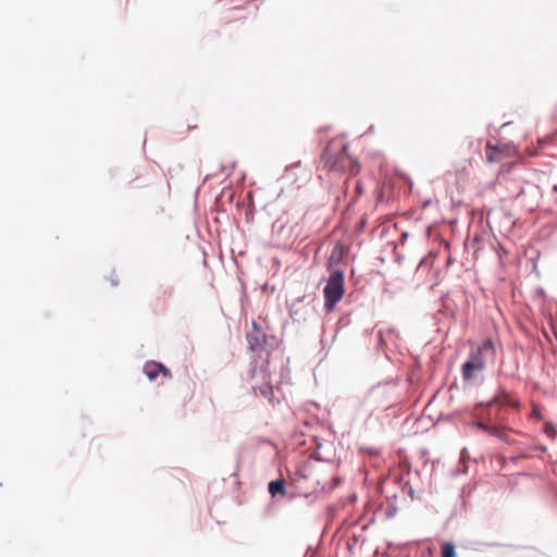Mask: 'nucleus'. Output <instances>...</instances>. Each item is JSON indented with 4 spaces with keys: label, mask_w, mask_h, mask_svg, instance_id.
I'll return each instance as SVG.
<instances>
[{
    "label": "nucleus",
    "mask_w": 557,
    "mask_h": 557,
    "mask_svg": "<svg viewBox=\"0 0 557 557\" xmlns=\"http://www.w3.org/2000/svg\"><path fill=\"white\" fill-rule=\"evenodd\" d=\"M496 358V347L491 338H486L481 345L472 350L469 359L461 367V375L465 381H470L476 372H482L488 362H494Z\"/></svg>",
    "instance_id": "f257e3e1"
},
{
    "label": "nucleus",
    "mask_w": 557,
    "mask_h": 557,
    "mask_svg": "<svg viewBox=\"0 0 557 557\" xmlns=\"http://www.w3.org/2000/svg\"><path fill=\"white\" fill-rule=\"evenodd\" d=\"M345 293L344 273L341 270H335L331 273L326 285L323 289L324 295V309L326 312L334 310L335 306L343 298Z\"/></svg>",
    "instance_id": "f03ea898"
},
{
    "label": "nucleus",
    "mask_w": 557,
    "mask_h": 557,
    "mask_svg": "<svg viewBox=\"0 0 557 557\" xmlns=\"http://www.w3.org/2000/svg\"><path fill=\"white\" fill-rule=\"evenodd\" d=\"M144 373L150 381H156L159 375H162L164 379H171V371L160 362L156 361H147L144 366Z\"/></svg>",
    "instance_id": "7ed1b4c3"
},
{
    "label": "nucleus",
    "mask_w": 557,
    "mask_h": 557,
    "mask_svg": "<svg viewBox=\"0 0 557 557\" xmlns=\"http://www.w3.org/2000/svg\"><path fill=\"white\" fill-rule=\"evenodd\" d=\"M488 404L490 406L497 404L499 406H510L513 408H518L520 406V403L518 400L512 399L511 396L505 391H502Z\"/></svg>",
    "instance_id": "20e7f679"
},
{
    "label": "nucleus",
    "mask_w": 557,
    "mask_h": 557,
    "mask_svg": "<svg viewBox=\"0 0 557 557\" xmlns=\"http://www.w3.org/2000/svg\"><path fill=\"white\" fill-rule=\"evenodd\" d=\"M486 159L490 163L499 162L503 160L504 151L497 146H493L490 143L486 145L485 149Z\"/></svg>",
    "instance_id": "39448f33"
},
{
    "label": "nucleus",
    "mask_w": 557,
    "mask_h": 557,
    "mask_svg": "<svg viewBox=\"0 0 557 557\" xmlns=\"http://www.w3.org/2000/svg\"><path fill=\"white\" fill-rule=\"evenodd\" d=\"M269 492L270 494L275 497L276 495H285V481L283 479L271 481L269 483Z\"/></svg>",
    "instance_id": "423d86ee"
},
{
    "label": "nucleus",
    "mask_w": 557,
    "mask_h": 557,
    "mask_svg": "<svg viewBox=\"0 0 557 557\" xmlns=\"http://www.w3.org/2000/svg\"><path fill=\"white\" fill-rule=\"evenodd\" d=\"M336 143H334V141L329 143V145L326 146V148L323 151L322 160L324 162V168H327L329 170L333 169L337 162L336 160H333V158L331 156V146H333Z\"/></svg>",
    "instance_id": "0eeeda50"
},
{
    "label": "nucleus",
    "mask_w": 557,
    "mask_h": 557,
    "mask_svg": "<svg viewBox=\"0 0 557 557\" xmlns=\"http://www.w3.org/2000/svg\"><path fill=\"white\" fill-rule=\"evenodd\" d=\"M442 557H456L457 554H456V548H455V545L453 543H444L442 545Z\"/></svg>",
    "instance_id": "6e6552de"
},
{
    "label": "nucleus",
    "mask_w": 557,
    "mask_h": 557,
    "mask_svg": "<svg viewBox=\"0 0 557 557\" xmlns=\"http://www.w3.org/2000/svg\"><path fill=\"white\" fill-rule=\"evenodd\" d=\"M488 433H491L492 435H495L504 441L507 440V431L506 429L504 428H500V426H490L488 429Z\"/></svg>",
    "instance_id": "1a4fd4ad"
},
{
    "label": "nucleus",
    "mask_w": 557,
    "mask_h": 557,
    "mask_svg": "<svg viewBox=\"0 0 557 557\" xmlns=\"http://www.w3.org/2000/svg\"><path fill=\"white\" fill-rule=\"evenodd\" d=\"M341 483V478L338 476H333L332 478V482L330 484H326L324 483L322 486H321V491L322 492H331L333 491L338 484Z\"/></svg>",
    "instance_id": "9d476101"
},
{
    "label": "nucleus",
    "mask_w": 557,
    "mask_h": 557,
    "mask_svg": "<svg viewBox=\"0 0 557 557\" xmlns=\"http://www.w3.org/2000/svg\"><path fill=\"white\" fill-rule=\"evenodd\" d=\"M475 425L486 432H488V429L490 426H487L486 424H484L483 422H476Z\"/></svg>",
    "instance_id": "9b49d317"
},
{
    "label": "nucleus",
    "mask_w": 557,
    "mask_h": 557,
    "mask_svg": "<svg viewBox=\"0 0 557 557\" xmlns=\"http://www.w3.org/2000/svg\"><path fill=\"white\" fill-rule=\"evenodd\" d=\"M532 416L537 418V419H541V414H540V411L537 408H534L533 411H532Z\"/></svg>",
    "instance_id": "f8f14e48"
},
{
    "label": "nucleus",
    "mask_w": 557,
    "mask_h": 557,
    "mask_svg": "<svg viewBox=\"0 0 557 557\" xmlns=\"http://www.w3.org/2000/svg\"><path fill=\"white\" fill-rule=\"evenodd\" d=\"M338 147H339V149H341L342 153H344V152L346 151V148H347V147H346V145H344L343 143H338Z\"/></svg>",
    "instance_id": "ddd939ff"
},
{
    "label": "nucleus",
    "mask_w": 557,
    "mask_h": 557,
    "mask_svg": "<svg viewBox=\"0 0 557 557\" xmlns=\"http://www.w3.org/2000/svg\"><path fill=\"white\" fill-rule=\"evenodd\" d=\"M356 191H357L358 194H362V188H361L360 183H358V184H357V186H356Z\"/></svg>",
    "instance_id": "4468645a"
}]
</instances>
